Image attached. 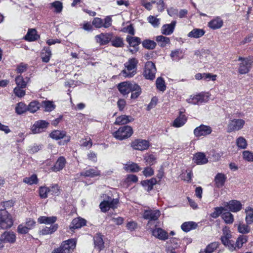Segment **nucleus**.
Wrapping results in <instances>:
<instances>
[{"label":"nucleus","instance_id":"3c124183","mask_svg":"<svg viewBox=\"0 0 253 253\" xmlns=\"http://www.w3.org/2000/svg\"><path fill=\"white\" fill-rule=\"evenodd\" d=\"M147 21L155 28L158 27L160 24V19L152 15L148 17Z\"/></svg>","mask_w":253,"mask_h":253},{"label":"nucleus","instance_id":"dca6fc26","mask_svg":"<svg viewBox=\"0 0 253 253\" xmlns=\"http://www.w3.org/2000/svg\"><path fill=\"white\" fill-rule=\"evenodd\" d=\"M112 36L111 33H101L96 36L95 38L100 44L105 45L111 42Z\"/></svg>","mask_w":253,"mask_h":253},{"label":"nucleus","instance_id":"774afa93","mask_svg":"<svg viewBox=\"0 0 253 253\" xmlns=\"http://www.w3.org/2000/svg\"><path fill=\"white\" fill-rule=\"evenodd\" d=\"M52 6L55 8V11L57 13L60 12L63 8L62 3L59 1H56L51 3Z\"/></svg>","mask_w":253,"mask_h":253},{"label":"nucleus","instance_id":"c9c22d12","mask_svg":"<svg viewBox=\"0 0 253 253\" xmlns=\"http://www.w3.org/2000/svg\"><path fill=\"white\" fill-rule=\"evenodd\" d=\"M197 224L193 221L185 222L181 225V229L185 232H188L191 230L196 229Z\"/></svg>","mask_w":253,"mask_h":253},{"label":"nucleus","instance_id":"8fccbe9b","mask_svg":"<svg viewBox=\"0 0 253 253\" xmlns=\"http://www.w3.org/2000/svg\"><path fill=\"white\" fill-rule=\"evenodd\" d=\"M142 45L145 48L153 49L156 46V43L154 41L145 40L142 42Z\"/></svg>","mask_w":253,"mask_h":253},{"label":"nucleus","instance_id":"2f4dec72","mask_svg":"<svg viewBox=\"0 0 253 253\" xmlns=\"http://www.w3.org/2000/svg\"><path fill=\"white\" fill-rule=\"evenodd\" d=\"M51 56V52L49 47H44L41 52V58L43 62H49Z\"/></svg>","mask_w":253,"mask_h":253},{"label":"nucleus","instance_id":"13d9d810","mask_svg":"<svg viewBox=\"0 0 253 253\" xmlns=\"http://www.w3.org/2000/svg\"><path fill=\"white\" fill-rule=\"evenodd\" d=\"M156 86L157 88L162 91L166 90V86L165 84V82L163 79L161 77H159L156 80Z\"/></svg>","mask_w":253,"mask_h":253},{"label":"nucleus","instance_id":"1a4fd4ad","mask_svg":"<svg viewBox=\"0 0 253 253\" xmlns=\"http://www.w3.org/2000/svg\"><path fill=\"white\" fill-rule=\"evenodd\" d=\"M49 123L44 120L36 121L31 127V131L34 134L41 133L47 127Z\"/></svg>","mask_w":253,"mask_h":253},{"label":"nucleus","instance_id":"864d4df0","mask_svg":"<svg viewBox=\"0 0 253 253\" xmlns=\"http://www.w3.org/2000/svg\"><path fill=\"white\" fill-rule=\"evenodd\" d=\"M218 246V242H212L208 245L204 250L208 253H212L217 248Z\"/></svg>","mask_w":253,"mask_h":253},{"label":"nucleus","instance_id":"c85d7f7f","mask_svg":"<svg viewBox=\"0 0 253 253\" xmlns=\"http://www.w3.org/2000/svg\"><path fill=\"white\" fill-rule=\"evenodd\" d=\"M39 38V36L37 34V31L35 29H29L25 36V39L29 42L35 41Z\"/></svg>","mask_w":253,"mask_h":253},{"label":"nucleus","instance_id":"6e6552de","mask_svg":"<svg viewBox=\"0 0 253 253\" xmlns=\"http://www.w3.org/2000/svg\"><path fill=\"white\" fill-rule=\"evenodd\" d=\"M150 146L149 142L147 140L137 139L132 141L131 147L134 150L144 151L147 150Z\"/></svg>","mask_w":253,"mask_h":253},{"label":"nucleus","instance_id":"2eb2a0df","mask_svg":"<svg viewBox=\"0 0 253 253\" xmlns=\"http://www.w3.org/2000/svg\"><path fill=\"white\" fill-rule=\"evenodd\" d=\"M223 20L219 16H216L208 23V27L212 30L221 28L223 25Z\"/></svg>","mask_w":253,"mask_h":253},{"label":"nucleus","instance_id":"a18cd8bd","mask_svg":"<svg viewBox=\"0 0 253 253\" xmlns=\"http://www.w3.org/2000/svg\"><path fill=\"white\" fill-rule=\"evenodd\" d=\"M249 225L250 224H247V223H240L238 226V232L242 234L249 233L251 231V228Z\"/></svg>","mask_w":253,"mask_h":253},{"label":"nucleus","instance_id":"39448f33","mask_svg":"<svg viewBox=\"0 0 253 253\" xmlns=\"http://www.w3.org/2000/svg\"><path fill=\"white\" fill-rule=\"evenodd\" d=\"M238 61H241L238 69L239 73L241 74L248 73L252 68L253 60L250 57L243 58L239 57Z\"/></svg>","mask_w":253,"mask_h":253},{"label":"nucleus","instance_id":"bb28decb","mask_svg":"<svg viewBox=\"0 0 253 253\" xmlns=\"http://www.w3.org/2000/svg\"><path fill=\"white\" fill-rule=\"evenodd\" d=\"M100 174V171L98 170L96 168L85 169L80 173L81 175H83L85 177H93L96 176H98Z\"/></svg>","mask_w":253,"mask_h":253},{"label":"nucleus","instance_id":"49530a36","mask_svg":"<svg viewBox=\"0 0 253 253\" xmlns=\"http://www.w3.org/2000/svg\"><path fill=\"white\" fill-rule=\"evenodd\" d=\"M231 234L230 232L227 230L223 231V235L221 237V240L222 244L224 245L227 244L232 240H230L231 238Z\"/></svg>","mask_w":253,"mask_h":253},{"label":"nucleus","instance_id":"9d476101","mask_svg":"<svg viewBox=\"0 0 253 253\" xmlns=\"http://www.w3.org/2000/svg\"><path fill=\"white\" fill-rule=\"evenodd\" d=\"M211 132L212 129L210 126L204 125H200L194 130V134L196 137L205 136L211 134Z\"/></svg>","mask_w":253,"mask_h":253},{"label":"nucleus","instance_id":"f704fd0d","mask_svg":"<svg viewBox=\"0 0 253 253\" xmlns=\"http://www.w3.org/2000/svg\"><path fill=\"white\" fill-rule=\"evenodd\" d=\"M66 135V132L64 130H55L53 131L50 136L54 139L59 140L63 138Z\"/></svg>","mask_w":253,"mask_h":253},{"label":"nucleus","instance_id":"5fc2aeb1","mask_svg":"<svg viewBox=\"0 0 253 253\" xmlns=\"http://www.w3.org/2000/svg\"><path fill=\"white\" fill-rule=\"evenodd\" d=\"M145 162L150 165H153L156 162V158L153 154H146L144 157Z\"/></svg>","mask_w":253,"mask_h":253},{"label":"nucleus","instance_id":"20e7f679","mask_svg":"<svg viewBox=\"0 0 253 253\" xmlns=\"http://www.w3.org/2000/svg\"><path fill=\"white\" fill-rule=\"evenodd\" d=\"M133 133L132 127L128 126H125L120 127L118 130L113 133L116 139L122 140L130 137Z\"/></svg>","mask_w":253,"mask_h":253},{"label":"nucleus","instance_id":"473e14b6","mask_svg":"<svg viewBox=\"0 0 253 253\" xmlns=\"http://www.w3.org/2000/svg\"><path fill=\"white\" fill-rule=\"evenodd\" d=\"M94 243L95 247L99 250H101L104 248V242L102 236L100 234H97L94 237Z\"/></svg>","mask_w":253,"mask_h":253},{"label":"nucleus","instance_id":"58836bf2","mask_svg":"<svg viewBox=\"0 0 253 253\" xmlns=\"http://www.w3.org/2000/svg\"><path fill=\"white\" fill-rule=\"evenodd\" d=\"M58 227V226L57 224L51 225L50 227H45L43 228L40 231V233L42 235L51 234L57 230Z\"/></svg>","mask_w":253,"mask_h":253},{"label":"nucleus","instance_id":"ea45409f","mask_svg":"<svg viewBox=\"0 0 253 253\" xmlns=\"http://www.w3.org/2000/svg\"><path fill=\"white\" fill-rule=\"evenodd\" d=\"M156 41L158 44L162 47H165L168 44L170 43L169 38L163 36H158L156 38Z\"/></svg>","mask_w":253,"mask_h":253},{"label":"nucleus","instance_id":"72a5a7b5","mask_svg":"<svg viewBox=\"0 0 253 253\" xmlns=\"http://www.w3.org/2000/svg\"><path fill=\"white\" fill-rule=\"evenodd\" d=\"M221 217L225 223L231 224L234 220V215L229 211H225L221 214Z\"/></svg>","mask_w":253,"mask_h":253},{"label":"nucleus","instance_id":"7c9ffc66","mask_svg":"<svg viewBox=\"0 0 253 253\" xmlns=\"http://www.w3.org/2000/svg\"><path fill=\"white\" fill-rule=\"evenodd\" d=\"M124 169L129 172H138L140 170L141 168L136 163L133 162H128L125 164Z\"/></svg>","mask_w":253,"mask_h":253},{"label":"nucleus","instance_id":"09e8293b","mask_svg":"<svg viewBox=\"0 0 253 253\" xmlns=\"http://www.w3.org/2000/svg\"><path fill=\"white\" fill-rule=\"evenodd\" d=\"M15 111L18 114H22L27 111V106L24 103H18L16 106Z\"/></svg>","mask_w":253,"mask_h":253},{"label":"nucleus","instance_id":"603ef678","mask_svg":"<svg viewBox=\"0 0 253 253\" xmlns=\"http://www.w3.org/2000/svg\"><path fill=\"white\" fill-rule=\"evenodd\" d=\"M248 238L246 236L240 235L237 238L236 245L238 249H240L242 247L244 244L247 242Z\"/></svg>","mask_w":253,"mask_h":253},{"label":"nucleus","instance_id":"c03bdc74","mask_svg":"<svg viewBox=\"0 0 253 253\" xmlns=\"http://www.w3.org/2000/svg\"><path fill=\"white\" fill-rule=\"evenodd\" d=\"M40 109V104L37 101H32L27 106V111L34 113Z\"/></svg>","mask_w":253,"mask_h":253},{"label":"nucleus","instance_id":"4468645a","mask_svg":"<svg viewBox=\"0 0 253 253\" xmlns=\"http://www.w3.org/2000/svg\"><path fill=\"white\" fill-rule=\"evenodd\" d=\"M134 84L129 82H122L118 84V88L123 95H127L131 91Z\"/></svg>","mask_w":253,"mask_h":253},{"label":"nucleus","instance_id":"423d86ee","mask_svg":"<svg viewBox=\"0 0 253 253\" xmlns=\"http://www.w3.org/2000/svg\"><path fill=\"white\" fill-rule=\"evenodd\" d=\"M156 68L154 63L148 61L146 63L144 71V76L146 79L153 80L155 78Z\"/></svg>","mask_w":253,"mask_h":253},{"label":"nucleus","instance_id":"f03ea898","mask_svg":"<svg viewBox=\"0 0 253 253\" xmlns=\"http://www.w3.org/2000/svg\"><path fill=\"white\" fill-rule=\"evenodd\" d=\"M138 60L135 58L129 59L125 63V69L123 70L120 75L125 78H131L136 73V66Z\"/></svg>","mask_w":253,"mask_h":253},{"label":"nucleus","instance_id":"aec40b11","mask_svg":"<svg viewBox=\"0 0 253 253\" xmlns=\"http://www.w3.org/2000/svg\"><path fill=\"white\" fill-rule=\"evenodd\" d=\"M176 21H173L169 24H165L161 28V33L165 35H170L174 31L176 25Z\"/></svg>","mask_w":253,"mask_h":253},{"label":"nucleus","instance_id":"0eeeda50","mask_svg":"<svg viewBox=\"0 0 253 253\" xmlns=\"http://www.w3.org/2000/svg\"><path fill=\"white\" fill-rule=\"evenodd\" d=\"M245 124V121L241 119H232L230 120L228 125V132L233 131H238L243 128Z\"/></svg>","mask_w":253,"mask_h":253},{"label":"nucleus","instance_id":"a878e982","mask_svg":"<svg viewBox=\"0 0 253 253\" xmlns=\"http://www.w3.org/2000/svg\"><path fill=\"white\" fill-rule=\"evenodd\" d=\"M57 220L56 216H41L38 218V221L40 224H51L55 223Z\"/></svg>","mask_w":253,"mask_h":253},{"label":"nucleus","instance_id":"cd10ccee","mask_svg":"<svg viewBox=\"0 0 253 253\" xmlns=\"http://www.w3.org/2000/svg\"><path fill=\"white\" fill-rule=\"evenodd\" d=\"M188 103L192 104H196L199 103H202L204 101V96L202 94H197L195 95H191L188 99L186 100Z\"/></svg>","mask_w":253,"mask_h":253},{"label":"nucleus","instance_id":"e2e57ef3","mask_svg":"<svg viewBox=\"0 0 253 253\" xmlns=\"http://www.w3.org/2000/svg\"><path fill=\"white\" fill-rule=\"evenodd\" d=\"M49 193L52 195H58L60 193V187L57 184H53L49 187Z\"/></svg>","mask_w":253,"mask_h":253},{"label":"nucleus","instance_id":"4be33fe9","mask_svg":"<svg viewBox=\"0 0 253 253\" xmlns=\"http://www.w3.org/2000/svg\"><path fill=\"white\" fill-rule=\"evenodd\" d=\"M134 121V119L130 116L122 115L118 117L114 123L115 125H125Z\"/></svg>","mask_w":253,"mask_h":253},{"label":"nucleus","instance_id":"f3484780","mask_svg":"<svg viewBox=\"0 0 253 253\" xmlns=\"http://www.w3.org/2000/svg\"><path fill=\"white\" fill-rule=\"evenodd\" d=\"M152 235L161 240L165 241L169 238L168 233L161 228H157L152 231Z\"/></svg>","mask_w":253,"mask_h":253},{"label":"nucleus","instance_id":"e433bc0d","mask_svg":"<svg viewBox=\"0 0 253 253\" xmlns=\"http://www.w3.org/2000/svg\"><path fill=\"white\" fill-rule=\"evenodd\" d=\"M126 40L129 46L132 47H138L140 43V39L137 37L127 36Z\"/></svg>","mask_w":253,"mask_h":253},{"label":"nucleus","instance_id":"f257e3e1","mask_svg":"<svg viewBox=\"0 0 253 253\" xmlns=\"http://www.w3.org/2000/svg\"><path fill=\"white\" fill-rule=\"evenodd\" d=\"M8 204L7 202H3L0 205L4 209H0V228L7 229L10 228L13 225V220L10 214L5 210V207Z\"/></svg>","mask_w":253,"mask_h":253},{"label":"nucleus","instance_id":"69168bd1","mask_svg":"<svg viewBox=\"0 0 253 253\" xmlns=\"http://www.w3.org/2000/svg\"><path fill=\"white\" fill-rule=\"evenodd\" d=\"M21 87L16 86L13 91L15 95L18 97H22L25 95V91Z\"/></svg>","mask_w":253,"mask_h":253},{"label":"nucleus","instance_id":"052dcab7","mask_svg":"<svg viewBox=\"0 0 253 253\" xmlns=\"http://www.w3.org/2000/svg\"><path fill=\"white\" fill-rule=\"evenodd\" d=\"M49 193V188L45 186H42L39 189L40 196L42 198H46L47 197Z\"/></svg>","mask_w":253,"mask_h":253},{"label":"nucleus","instance_id":"c756f323","mask_svg":"<svg viewBox=\"0 0 253 253\" xmlns=\"http://www.w3.org/2000/svg\"><path fill=\"white\" fill-rule=\"evenodd\" d=\"M205 33V31L203 29L195 28L188 34L187 36L197 39L202 37Z\"/></svg>","mask_w":253,"mask_h":253},{"label":"nucleus","instance_id":"4c0bfd02","mask_svg":"<svg viewBox=\"0 0 253 253\" xmlns=\"http://www.w3.org/2000/svg\"><path fill=\"white\" fill-rule=\"evenodd\" d=\"M246 216L245 218L246 222L247 224L253 223V209L248 207L245 210Z\"/></svg>","mask_w":253,"mask_h":253},{"label":"nucleus","instance_id":"5701e85b","mask_svg":"<svg viewBox=\"0 0 253 253\" xmlns=\"http://www.w3.org/2000/svg\"><path fill=\"white\" fill-rule=\"evenodd\" d=\"M193 160L197 165L205 164L208 162L205 154L202 152L196 153L194 156Z\"/></svg>","mask_w":253,"mask_h":253},{"label":"nucleus","instance_id":"b1692460","mask_svg":"<svg viewBox=\"0 0 253 253\" xmlns=\"http://www.w3.org/2000/svg\"><path fill=\"white\" fill-rule=\"evenodd\" d=\"M226 176L222 173H218L214 177V182L216 187L219 188L222 187L226 180Z\"/></svg>","mask_w":253,"mask_h":253},{"label":"nucleus","instance_id":"f8f14e48","mask_svg":"<svg viewBox=\"0 0 253 253\" xmlns=\"http://www.w3.org/2000/svg\"><path fill=\"white\" fill-rule=\"evenodd\" d=\"M225 207L229 211L237 212L239 211L242 208V205L240 201L232 200L224 204Z\"/></svg>","mask_w":253,"mask_h":253},{"label":"nucleus","instance_id":"393cba45","mask_svg":"<svg viewBox=\"0 0 253 253\" xmlns=\"http://www.w3.org/2000/svg\"><path fill=\"white\" fill-rule=\"evenodd\" d=\"M85 224L86 220L84 219L81 217L76 218L72 220L70 225V228L71 229L80 228L84 226Z\"/></svg>","mask_w":253,"mask_h":253},{"label":"nucleus","instance_id":"9b49d317","mask_svg":"<svg viewBox=\"0 0 253 253\" xmlns=\"http://www.w3.org/2000/svg\"><path fill=\"white\" fill-rule=\"evenodd\" d=\"M160 211L159 210H145L143 213V217L144 219H149L147 225L152 220H156L160 216Z\"/></svg>","mask_w":253,"mask_h":253},{"label":"nucleus","instance_id":"6e6d98bb","mask_svg":"<svg viewBox=\"0 0 253 253\" xmlns=\"http://www.w3.org/2000/svg\"><path fill=\"white\" fill-rule=\"evenodd\" d=\"M182 51L180 49L173 50L170 53V56L173 60L178 61L182 58Z\"/></svg>","mask_w":253,"mask_h":253},{"label":"nucleus","instance_id":"37998d69","mask_svg":"<svg viewBox=\"0 0 253 253\" xmlns=\"http://www.w3.org/2000/svg\"><path fill=\"white\" fill-rule=\"evenodd\" d=\"M227 209L224 207H217L214 208V211L211 213V216L214 218H216L223 212L227 211Z\"/></svg>","mask_w":253,"mask_h":253},{"label":"nucleus","instance_id":"ddd939ff","mask_svg":"<svg viewBox=\"0 0 253 253\" xmlns=\"http://www.w3.org/2000/svg\"><path fill=\"white\" fill-rule=\"evenodd\" d=\"M61 247L64 251V253H70L73 252L76 246V241L71 239L62 242Z\"/></svg>","mask_w":253,"mask_h":253},{"label":"nucleus","instance_id":"bf43d9fd","mask_svg":"<svg viewBox=\"0 0 253 253\" xmlns=\"http://www.w3.org/2000/svg\"><path fill=\"white\" fill-rule=\"evenodd\" d=\"M23 182L29 185L36 184L38 182V178L37 175L33 174L30 177H25L23 179Z\"/></svg>","mask_w":253,"mask_h":253},{"label":"nucleus","instance_id":"4d7b16f0","mask_svg":"<svg viewBox=\"0 0 253 253\" xmlns=\"http://www.w3.org/2000/svg\"><path fill=\"white\" fill-rule=\"evenodd\" d=\"M15 81L17 86L21 87L22 88L26 87L27 85L26 82L24 80V79L21 76H18L15 78Z\"/></svg>","mask_w":253,"mask_h":253},{"label":"nucleus","instance_id":"79ce46f5","mask_svg":"<svg viewBox=\"0 0 253 253\" xmlns=\"http://www.w3.org/2000/svg\"><path fill=\"white\" fill-rule=\"evenodd\" d=\"M111 42L112 45L116 47H122L124 45L123 39L118 36H112Z\"/></svg>","mask_w":253,"mask_h":253},{"label":"nucleus","instance_id":"6ab92c4d","mask_svg":"<svg viewBox=\"0 0 253 253\" xmlns=\"http://www.w3.org/2000/svg\"><path fill=\"white\" fill-rule=\"evenodd\" d=\"M66 164V161L65 158L63 156H61L57 159L55 164L51 167V169L54 172L60 171L65 167Z\"/></svg>","mask_w":253,"mask_h":253},{"label":"nucleus","instance_id":"680f3d73","mask_svg":"<svg viewBox=\"0 0 253 253\" xmlns=\"http://www.w3.org/2000/svg\"><path fill=\"white\" fill-rule=\"evenodd\" d=\"M236 144L238 147L241 149H245L247 146V142L243 137H239L236 140Z\"/></svg>","mask_w":253,"mask_h":253},{"label":"nucleus","instance_id":"0e129e2a","mask_svg":"<svg viewBox=\"0 0 253 253\" xmlns=\"http://www.w3.org/2000/svg\"><path fill=\"white\" fill-rule=\"evenodd\" d=\"M92 24L95 28H101L103 27V20L100 18L95 17L93 19Z\"/></svg>","mask_w":253,"mask_h":253},{"label":"nucleus","instance_id":"a19ab883","mask_svg":"<svg viewBox=\"0 0 253 253\" xmlns=\"http://www.w3.org/2000/svg\"><path fill=\"white\" fill-rule=\"evenodd\" d=\"M130 92H131V98L136 99L141 93V88L138 84H134Z\"/></svg>","mask_w":253,"mask_h":253},{"label":"nucleus","instance_id":"a211bd4d","mask_svg":"<svg viewBox=\"0 0 253 253\" xmlns=\"http://www.w3.org/2000/svg\"><path fill=\"white\" fill-rule=\"evenodd\" d=\"M1 240L3 243H14L16 241V235L10 231H5L1 235Z\"/></svg>","mask_w":253,"mask_h":253},{"label":"nucleus","instance_id":"412c9836","mask_svg":"<svg viewBox=\"0 0 253 253\" xmlns=\"http://www.w3.org/2000/svg\"><path fill=\"white\" fill-rule=\"evenodd\" d=\"M187 121L186 116L183 114L182 112L180 111L179 115L173 122V126L175 127H180L183 126Z\"/></svg>","mask_w":253,"mask_h":253},{"label":"nucleus","instance_id":"338daca9","mask_svg":"<svg viewBox=\"0 0 253 253\" xmlns=\"http://www.w3.org/2000/svg\"><path fill=\"white\" fill-rule=\"evenodd\" d=\"M243 158L248 162H253V153L249 151H244L243 153Z\"/></svg>","mask_w":253,"mask_h":253},{"label":"nucleus","instance_id":"7ed1b4c3","mask_svg":"<svg viewBox=\"0 0 253 253\" xmlns=\"http://www.w3.org/2000/svg\"><path fill=\"white\" fill-rule=\"evenodd\" d=\"M103 201L99 205V207L102 212H106L110 209H114L117 207L119 200L117 199H112L111 197L103 195Z\"/></svg>","mask_w":253,"mask_h":253},{"label":"nucleus","instance_id":"de8ad7c7","mask_svg":"<svg viewBox=\"0 0 253 253\" xmlns=\"http://www.w3.org/2000/svg\"><path fill=\"white\" fill-rule=\"evenodd\" d=\"M42 104L45 112H51L55 108V105L52 101H44Z\"/></svg>","mask_w":253,"mask_h":253}]
</instances>
